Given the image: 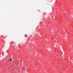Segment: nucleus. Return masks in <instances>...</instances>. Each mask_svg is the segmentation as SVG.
<instances>
[{
	"mask_svg": "<svg viewBox=\"0 0 73 73\" xmlns=\"http://www.w3.org/2000/svg\"><path fill=\"white\" fill-rule=\"evenodd\" d=\"M9 60L11 61H12V59H11V58H10L9 59Z\"/></svg>",
	"mask_w": 73,
	"mask_h": 73,
	"instance_id": "f257e3e1",
	"label": "nucleus"
},
{
	"mask_svg": "<svg viewBox=\"0 0 73 73\" xmlns=\"http://www.w3.org/2000/svg\"><path fill=\"white\" fill-rule=\"evenodd\" d=\"M27 35L26 34L25 35V37H27Z\"/></svg>",
	"mask_w": 73,
	"mask_h": 73,
	"instance_id": "f03ea898",
	"label": "nucleus"
},
{
	"mask_svg": "<svg viewBox=\"0 0 73 73\" xmlns=\"http://www.w3.org/2000/svg\"><path fill=\"white\" fill-rule=\"evenodd\" d=\"M41 23H42V22H40V24H41Z\"/></svg>",
	"mask_w": 73,
	"mask_h": 73,
	"instance_id": "7ed1b4c3",
	"label": "nucleus"
},
{
	"mask_svg": "<svg viewBox=\"0 0 73 73\" xmlns=\"http://www.w3.org/2000/svg\"><path fill=\"white\" fill-rule=\"evenodd\" d=\"M52 40H53V39H54V38H52Z\"/></svg>",
	"mask_w": 73,
	"mask_h": 73,
	"instance_id": "20e7f679",
	"label": "nucleus"
},
{
	"mask_svg": "<svg viewBox=\"0 0 73 73\" xmlns=\"http://www.w3.org/2000/svg\"><path fill=\"white\" fill-rule=\"evenodd\" d=\"M8 61H9V60H8Z\"/></svg>",
	"mask_w": 73,
	"mask_h": 73,
	"instance_id": "39448f33",
	"label": "nucleus"
},
{
	"mask_svg": "<svg viewBox=\"0 0 73 73\" xmlns=\"http://www.w3.org/2000/svg\"><path fill=\"white\" fill-rule=\"evenodd\" d=\"M29 52H31V51H30Z\"/></svg>",
	"mask_w": 73,
	"mask_h": 73,
	"instance_id": "423d86ee",
	"label": "nucleus"
}]
</instances>
